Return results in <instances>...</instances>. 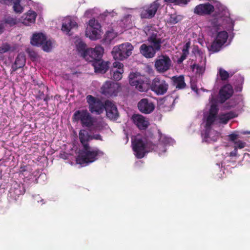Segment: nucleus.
I'll list each match as a JSON object with an SVG mask.
<instances>
[{
    "label": "nucleus",
    "instance_id": "864d4df0",
    "mask_svg": "<svg viewBox=\"0 0 250 250\" xmlns=\"http://www.w3.org/2000/svg\"><path fill=\"white\" fill-rule=\"evenodd\" d=\"M4 28V27L3 21H0V34L3 32Z\"/></svg>",
    "mask_w": 250,
    "mask_h": 250
},
{
    "label": "nucleus",
    "instance_id": "f3484780",
    "mask_svg": "<svg viewBox=\"0 0 250 250\" xmlns=\"http://www.w3.org/2000/svg\"><path fill=\"white\" fill-rule=\"evenodd\" d=\"M138 107L140 111L145 114L151 113L155 108L154 104L147 99H142L138 104Z\"/></svg>",
    "mask_w": 250,
    "mask_h": 250
},
{
    "label": "nucleus",
    "instance_id": "bf43d9fd",
    "mask_svg": "<svg viewBox=\"0 0 250 250\" xmlns=\"http://www.w3.org/2000/svg\"><path fill=\"white\" fill-rule=\"evenodd\" d=\"M244 134H250V131H246L244 132Z\"/></svg>",
    "mask_w": 250,
    "mask_h": 250
},
{
    "label": "nucleus",
    "instance_id": "6e6552de",
    "mask_svg": "<svg viewBox=\"0 0 250 250\" xmlns=\"http://www.w3.org/2000/svg\"><path fill=\"white\" fill-rule=\"evenodd\" d=\"M101 26L97 21L91 19L89 21L88 26L87 27L85 34L92 40H96L100 38Z\"/></svg>",
    "mask_w": 250,
    "mask_h": 250
},
{
    "label": "nucleus",
    "instance_id": "2eb2a0df",
    "mask_svg": "<svg viewBox=\"0 0 250 250\" xmlns=\"http://www.w3.org/2000/svg\"><path fill=\"white\" fill-rule=\"evenodd\" d=\"M214 11V7L209 2L200 4L194 8V13L199 16L209 15Z\"/></svg>",
    "mask_w": 250,
    "mask_h": 250
},
{
    "label": "nucleus",
    "instance_id": "a878e982",
    "mask_svg": "<svg viewBox=\"0 0 250 250\" xmlns=\"http://www.w3.org/2000/svg\"><path fill=\"white\" fill-rule=\"evenodd\" d=\"M25 64V57L23 54H19L16 58L14 64L12 65V72H15L18 69L23 67Z\"/></svg>",
    "mask_w": 250,
    "mask_h": 250
},
{
    "label": "nucleus",
    "instance_id": "a18cd8bd",
    "mask_svg": "<svg viewBox=\"0 0 250 250\" xmlns=\"http://www.w3.org/2000/svg\"><path fill=\"white\" fill-rule=\"evenodd\" d=\"M234 144L236 145L235 147H238L240 149L244 148L246 146V143L240 140L236 141L235 142Z\"/></svg>",
    "mask_w": 250,
    "mask_h": 250
},
{
    "label": "nucleus",
    "instance_id": "4c0bfd02",
    "mask_svg": "<svg viewBox=\"0 0 250 250\" xmlns=\"http://www.w3.org/2000/svg\"><path fill=\"white\" fill-rule=\"evenodd\" d=\"M124 72L123 70H116L113 71L112 78L115 81H119L122 78V74Z\"/></svg>",
    "mask_w": 250,
    "mask_h": 250
},
{
    "label": "nucleus",
    "instance_id": "aec40b11",
    "mask_svg": "<svg viewBox=\"0 0 250 250\" xmlns=\"http://www.w3.org/2000/svg\"><path fill=\"white\" fill-rule=\"evenodd\" d=\"M77 26L78 24L74 20L70 17H67L63 20L62 30L66 34L71 35V34H70L71 30L74 28H77Z\"/></svg>",
    "mask_w": 250,
    "mask_h": 250
},
{
    "label": "nucleus",
    "instance_id": "7c9ffc66",
    "mask_svg": "<svg viewBox=\"0 0 250 250\" xmlns=\"http://www.w3.org/2000/svg\"><path fill=\"white\" fill-rule=\"evenodd\" d=\"M76 43L77 51L84 57L87 53L86 44L81 39L77 40Z\"/></svg>",
    "mask_w": 250,
    "mask_h": 250
},
{
    "label": "nucleus",
    "instance_id": "de8ad7c7",
    "mask_svg": "<svg viewBox=\"0 0 250 250\" xmlns=\"http://www.w3.org/2000/svg\"><path fill=\"white\" fill-rule=\"evenodd\" d=\"M178 21L177 20V17L175 16H170L169 22L171 24H176Z\"/></svg>",
    "mask_w": 250,
    "mask_h": 250
},
{
    "label": "nucleus",
    "instance_id": "cd10ccee",
    "mask_svg": "<svg viewBox=\"0 0 250 250\" xmlns=\"http://www.w3.org/2000/svg\"><path fill=\"white\" fill-rule=\"evenodd\" d=\"M216 117L208 115L207 118L205 130L204 132H202V134L203 135L205 138H207L209 137V132L211 125L213 124L216 120Z\"/></svg>",
    "mask_w": 250,
    "mask_h": 250
},
{
    "label": "nucleus",
    "instance_id": "ddd939ff",
    "mask_svg": "<svg viewBox=\"0 0 250 250\" xmlns=\"http://www.w3.org/2000/svg\"><path fill=\"white\" fill-rule=\"evenodd\" d=\"M120 89L118 83L106 82L102 87V93L107 97L116 96Z\"/></svg>",
    "mask_w": 250,
    "mask_h": 250
},
{
    "label": "nucleus",
    "instance_id": "dca6fc26",
    "mask_svg": "<svg viewBox=\"0 0 250 250\" xmlns=\"http://www.w3.org/2000/svg\"><path fill=\"white\" fill-rule=\"evenodd\" d=\"M158 51L152 45L146 43L142 44L139 47L140 53L146 59L154 57Z\"/></svg>",
    "mask_w": 250,
    "mask_h": 250
},
{
    "label": "nucleus",
    "instance_id": "6e6d98bb",
    "mask_svg": "<svg viewBox=\"0 0 250 250\" xmlns=\"http://www.w3.org/2000/svg\"><path fill=\"white\" fill-rule=\"evenodd\" d=\"M26 166H21L20 167V172L23 173L24 171L26 170Z\"/></svg>",
    "mask_w": 250,
    "mask_h": 250
},
{
    "label": "nucleus",
    "instance_id": "13d9d810",
    "mask_svg": "<svg viewBox=\"0 0 250 250\" xmlns=\"http://www.w3.org/2000/svg\"><path fill=\"white\" fill-rule=\"evenodd\" d=\"M197 54H198L199 55L201 54V51L200 50L198 49L197 50Z\"/></svg>",
    "mask_w": 250,
    "mask_h": 250
},
{
    "label": "nucleus",
    "instance_id": "393cba45",
    "mask_svg": "<svg viewBox=\"0 0 250 250\" xmlns=\"http://www.w3.org/2000/svg\"><path fill=\"white\" fill-rule=\"evenodd\" d=\"M46 36L42 33H37L33 35L31 39V43L32 45L40 46L45 42Z\"/></svg>",
    "mask_w": 250,
    "mask_h": 250
},
{
    "label": "nucleus",
    "instance_id": "b1692460",
    "mask_svg": "<svg viewBox=\"0 0 250 250\" xmlns=\"http://www.w3.org/2000/svg\"><path fill=\"white\" fill-rule=\"evenodd\" d=\"M79 140L83 147L89 146L88 142L91 140L90 135L86 129H81L79 133Z\"/></svg>",
    "mask_w": 250,
    "mask_h": 250
},
{
    "label": "nucleus",
    "instance_id": "1a4fd4ad",
    "mask_svg": "<svg viewBox=\"0 0 250 250\" xmlns=\"http://www.w3.org/2000/svg\"><path fill=\"white\" fill-rule=\"evenodd\" d=\"M150 89L157 95H162L167 92L168 84L164 79L156 77L152 81Z\"/></svg>",
    "mask_w": 250,
    "mask_h": 250
},
{
    "label": "nucleus",
    "instance_id": "9d476101",
    "mask_svg": "<svg viewBox=\"0 0 250 250\" xmlns=\"http://www.w3.org/2000/svg\"><path fill=\"white\" fill-rule=\"evenodd\" d=\"M171 65L169 57L165 55H161L155 61L154 66L157 72L163 73L168 71Z\"/></svg>",
    "mask_w": 250,
    "mask_h": 250
},
{
    "label": "nucleus",
    "instance_id": "72a5a7b5",
    "mask_svg": "<svg viewBox=\"0 0 250 250\" xmlns=\"http://www.w3.org/2000/svg\"><path fill=\"white\" fill-rule=\"evenodd\" d=\"M191 68L193 71L196 70L195 72L197 74L202 75L205 70V67L197 64H194L191 65Z\"/></svg>",
    "mask_w": 250,
    "mask_h": 250
},
{
    "label": "nucleus",
    "instance_id": "9b49d317",
    "mask_svg": "<svg viewBox=\"0 0 250 250\" xmlns=\"http://www.w3.org/2000/svg\"><path fill=\"white\" fill-rule=\"evenodd\" d=\"M104 51V49L100 45L96 46L94 48H88L87 53L83 58L92 64L102 58Z\"/></svg>",
    "mask_w": 250,
    "mask_h": 250
},
{
    "label": "nucleus",
    "instance_id": "bb28decb",
    "mask_svg": "<svg viewBox=\"0 0 250 250\" xmlns=\"http://www.w3.org/2000/svg\"><path fill=\"white\" fill-rule=\"evenodd\" d=\"M39 87L40 89H39L38 94L36 96V98L38 100L43 99L47 105L49 98L46 93L48 92V88L47 86L42 83L39 85Z\"/></svg>",
    "mask_w": 250,
    "mask_h": 250
},
{
    "label": "nucleus",
    "instance_id": "09e8293b",
    "mask_svg": "<svg viewBox=\"0 0 250 250\" xmlns=\"http://www.w3.org/2000/svg\"><path fill=\"white\" fill-rule=\"evenodd\" d=\"M93 139L102 141V137L100 134L91 135V140Z\"/></svg>",
    "mask_w": 250,
    "mask_h": 250
},
{
    "label": "nucleus",
    "instance_id": "4be33fe9",
    "mask_svg": "<svg viewBox=\"0 0 250 250\" xmlns=\"http://www.w3.org/2000/svg\"><path fill=\"white\" fill-rule=\"evenodd\" d=\"M172 85L178 89H183L187 84L185 82L184 75L174 76L171 78Z\"/></svg>",
    "mask_w": 250,
    "mask_h": 250
},
{
    "label": "nucleus",
    "instance_id": "37998d69",
    "mask_svg": "<svg viewBox=\"0 0 250 250\" xmlns=\"http://www.w3.org/2000/svg\"><path fill=\"white\" fill-rule=\"evenodd\" d=\"M188 54L189 52L182 50V53L181 56L177 60V63L178 64L181 63L185 59H186Z\"/></svg>",
    "mask_w": 250,
    "mask_h": 250
},
{
    "label": "nucleus",
    "instance_id": "c9c22d12",
    "mask_svg": "<svg viewBox=\"0 0 250 250\" xmlns=\"http://www.w3.org/2000/svg\"><path fill=\"white\" fill-rule=\"evenodd\" d=\"M21 0H16L14 2L13 8L16 13H21L23 11V7L20 4Z\"/></svg>",
    "mask_w": 250,
    "mask_h": 250
},
{
    "label": "nucleus",
    "instance_id": "5701e85b",
    "mask_svg": "<svg viewBox=\"0 0 250 250\" xmlns=\"http://www.w3.org/2000/svg\"><path fill=\"white\" fill-rule=\"evenodd\" d=\"M36 16L37 14L35 11H30L21 17V21L25 25H30L35 22Z\"/></svg>",
    "mask_w": 250,
    "mask_h": 250
},
{
    "label": "nucleus",
    "instance_id": "f8f14e48",
    "mask_svg": "<svg viewBox=\"0 0 250 250\" xmlns=\"http://www.w3.org/2000/svg\"><path fill=\"white\" fill-rule=\"evenodd\" d=\"M25 192L23 184L14 181L11 183V188L9 190L8 196L15 201L17 200L20 195H23Z\"/></svg>",
    "mask_w": 250,
    "mask_h": 250
},
{
    "label": "nucleus",
    "instance_id": "f704fd0d",
    "mask_svg": "<svg viewBox=\"0 0 250 250\" xmlns=\"http://www.w3.org/2000/svg\"><path fill=\"white\" fill-rule=\"evenodd\" d=\"M218 74L222 81H226L229 77V73L222 68L219 69Z\"/></svg>",
    "mask_w": 250,
    "mask_h": 250
},
{
    "label": "nucleus",
    "instance_id": "a19ab883",
    "mask_svg": "<svg viewBox=\"0 0 250 250\" xmlns=\"http://www.w3.org/2000/svg\"><path fill=\"white\" fill-rule=\"evenodd\" d=\"M4 23L9 24L10 26H12L17 24V21L16 19L8 17L5 19Z\"/></svg>",
    "mask_w": 250,
    "mask_h": 250
},
{
    "label": "nucleus",
    "instance_id": "2f4dec72",
    "mask_svg": "<svg viewBox=\"0 0 250 250\" xmlns=\"http://www.w3.org/2000/svg\"><path fill=\"white\" fill-rule=\"evenodd\" d=\"M228 38V34L227 31H223L218 32L215 38L222 44H224L226 42Z\"/></svg>",
    "mask_w": 250,
    "mask_h": 250
},
{
    "label": "nucleus",
    "instance_id": "4468645a",
    "mask_svg": "<svg viewBox=\"0 0 250 250\" xmlns=\"http://www.w3.org/2000/svg\"><path fill=\"white\" fill-rule=\"evenodd\" d=\"M104 106V110L106 111L107 117L111 120H117L119 116V113L115 104L107 100L105 101Z\"/></svg>",
    "mask_w": 250,
    "mask_h": 250
},
{
    "label": "nucleus",
    "instance_id": "39448f33",
    "mask_svg": "<svg viewBox=\"0 0 250 250\" xmlns=\"http://www.w3.org/2000/svg\"><path fill=\"white\" fill-rule=\"evenodd\" d=\"M133 48L131 43L125 42L114 46L111 53L115 60L123 61L132 54Z\"/></svg>",
    "mask_w": 250,
    "mask_h": 250
},
{
    "label": "nucleus",
    "instance_id": "423d86ee",
    "mask_svg": "<svg viewBox=\"0 0 250 250\" xmlns=\"http://www.w3.org/2000/svg\"><path fill=\"white\" fill-rule=\"evenodd\" d=\"M129 83L140 92H144L147 90L146 78L145 76L138 73H131L129 75Z\"/></svg>",
    "mask_w": 250,
    "mask_h": 250
},
{
    "label": "nucleus",
    "instance_id": "ea45409f",
    "mask_svg": "<svg viewBox=\"0 0 250 250\" xmlns=\"http://www.w3.org/2000/svg\"><path fill=\"white\" fill-rule=\"evenodd\" d=\"M41 46L44 51L49 52L51 49L52 43L50 41H46V39L45 42Z\"/></svg>",
    "mask_w": 250,
    "mask_h": 250
},
{
    "label": "nucleus",
    "instance_id": "58836bf2",
    "mask_svg": "<svg viewBox=\"0 0 250 250\" xmlns=\"http://www.w3.org/2000/svg\"><path fill=\"white\" fill-rule=\"evenodd\" d=\"M114 37L113 36V33L111 32L108 31L107 32L103 39V41L106 43H111V41L113 39Z\"/></svg>",
    "mask_w": 250,
    "mask_h": 250
},
{
    "label": "nucleus",
    "instance_id": "603ef678",
    "mask_svg": "<svg viewBox=\"0 0 250 250\" xmlns=\"http://www.w3.org/2000/svg\"><path fill=\"white\" fill-rule=\"evenodd\" d=\"M237 148L235 147L234 150L229 153V156H230V157L236 156L237 155Z\"/></svg>",
    "mask_w": 250,
    "mask_h": 250
},
{
    "label": "nucleus",
    "instance_id": "3c124183",
    "mask_svg": "<svg viewBox=\"0 0 250 250\" xmlns=\"http://www.w3.org/2000/svg\"><path fill=\"white\" fill-rule=\"evenodd\" d=\"M189 47H190V42H188L184 46L182 50H184V51H187V52H189L188 51V49H189Z\"/></svg>",
    "mask_w": 250,
    "mask_h": 250
},
{
    "label": "nucleus",
    "instance_id": "473e14b6",
    "mask_svg": "<svg viewBox=\"0 0 250 250\" xmlns=\"http://www.w3.org/2000/svg\"><path fill=\"white\" fill-rule=\"evenodd\" d=\"M223 45V44H222V43H221L217 40L215 39L211 43V44L209 48H208V49L210 51H211L213 53L217 52L220 50Z\"/></svg>",
    "mask_w": 250,
    "mask_h": 250
},
{
    "label": "nucleus",
    "instance_id": "412c9836",
    "mask_svg": "<svg viewBox=\"0 0 250 250\" xmlns=\"http://www.w3.org/2000/svg\"><path fill=\"white\" fill-rule=\"evenodd\" d=\"M233 93V88L230 84L225 85L219 91L220 97L223 102L229 99Z\"/></svg>",
    "mask_w": 250,
    "mask_h": 250
},
{
    "label": "nucleus",
    "instance_id": "c756f323",
    "mask_svg": "<svg viewBox=\"0 0 250 250\" xmlns=\"http://www.w3.org/2000/svg\"><path fill=\"white\" fill-rule=\"evenodd\" d=\"M219 136V132L215 130H212L211 129H210V131L209 132V137L208 138H205L203 135L202 134L203 140L208 143H210L211 142H216L218 139Z\"/></svg>",
    "mask_w": 250,
    "mask_h": 250
},
{
    "label": "nucleus",
    "instance_id": "20e7f679",
    "mask_svg": "<svg viewBox=\"0 0 250 250\" xmlns=\"http://www.w3.org/2000/svg\"><path fill=\"white\" fill-rule=\"evenodd\" d=\"M147 36V41L149 45H152L156 50L159 51L161 49L162 44L164 41L161 37L159 31L152 26H146L144 29Z\"/></svg>",
    "mask_w": 250,
    "mask_h": 250
},
{
    "label": "nucleus",
    "instance_id": "c03bdc74",
    "mask_svg": "<svg viewBox=\"0 0 250 250\" xmlns=\"http://www.w3.org/2000/svg\"><path fill=\"white\" fill-rule=\"evenodd\" d=\"M238 135L235 133H232L230 134H229L228 137V139L229 140L231 141V142H233L234 143H235V142H236V140L238 138Z\"/></svg>",
    "mask_w": 250,
    "mask_h": 250
},
{
    "label": "nucleus",
    "instance_id": "0eeeda50",
    "mask_svg": "<svg viewBox=\"0 0 250 250\" xmlns=\"http://www.w3.org/2000/svg\"><path fill=\"white\" fill-rule=\"evenodd\" d=\"M86 99L88 104L89 110L91 113L100 115L103 113L105 102L104 103L99 99L91 95H87Z\"/></svg>",
    "mask_w": 250,
    "mask_h": 250
},
{
    "label": "nucleus",
    "instance_id": "f257e3e1",
    "mask_svg": "<svg viewBox=\"0 0 250 250\" xmlns=\"http://www.w3.org/2000/svg\"><path fill=\"white\" fill-rule=\"evenodd\" d=\"M73 118L76 121L80 122L82 126L87 127L90 132L99 129L98 126L94 123L95 119L86 109L76 111Z\"/></svg>",
    "mask_w": 250,
    "mask_h": 250
},
{
    "label": "nucleus",
    "instance_id": "8fccbe9b",
    "mask_svg": "<svg viewBox=\"0 0 250 250\" xmlns=\"http://www.w3.org/2000/svg\"><path fill=\"white\" fill-rule=\"evenodd\" d=\"M14 0H0V2L6 5H9L12 3Z\"/></svg>",
    "mask_w": 250,
    "mask_h": 250
},
{
    "label": "nucleus",
    "instance_id": "f03ea898",
    "mask_svg": "<svg viewBox=\"0 0 250 250\" xmlns=\"http://www.w3.org/2000/svg\"><path fill=\"white\" fill-rule=\"evenodd\" d=\"M103 154L104 153L98 148L93 149L89 146L83 147L78 156L77 162L81 165L91 163L97 160L98 156Z\"/></svg>",
    "mask_w": 250,
    "mask_h": 250
},
{
    "label": "nucleus",
    "instance_id": "5fc2aeb1",
    "mask_svg": "<svg viewBox=\"0 0 250 250\" xmlns=\"http://www.w3.org/2000/svg\"><path fill=\"white\" fill-rule=\"evenodd\" d=\"M187 3V0H177V4H180L182 3L185 4Z\"/></svg>",
    "mask_w": 250,
    "mask_h": 250
},
{
    "label": "nucleus",
    "instance_id": "6ab92c4d",
    "mask_svg": "<svg viewBox=\"0 0 250 250\" xmlns=\"http://www.w3.org/2000/svg\"><path fill=\"white\" fill-rule=\"evenodd\" d=\"M110 62H105L102 58L98 60L97 61L93 62L92 65L94 68L95 72L96 73H105L109 68Z\"/></svg>",
    "mask_w": 250,
    "mask_h": 250
},
{
    "label": "nucleus",
    "instance_id": "79ce46f5",
    "mask_svg": "<svg viewBox=\"0 0 250 250\" xmlns=\"http://www.w3.org/2000/svg\"><path fill=\"white\" fill-rule=\"evenodd\" d=\"M218 111L217 106L216 104H212L209 109L208 115L217 117Z\"/></svg>",
    "mask_w": 250,
    "mask_h": 250
},
{
    "label": "nucleus",
    "instance_id": "49530a36",
    "mask_svg": "<svg viewBox=\"0 0 250 250\" xmlns=\"http://www.w3.org/2000/svg\"><path fill=\"white\" fill-rule=\"evenodd\" d=\"M113 67L115 68H117L119 69L118 70H123V68L124 65L121 62H115L113 63Z\"/></svg>",
    "mask_w": 250,
    "mask_h": 250
},
{
    "label": "nucleus",
    "instance_id": "c85d7f7f",
    "mask_svg": "<svg viewBox=\"0 0 250 250\" xmlns=\"http://www.w3.org/2000/svg\"><path fill=\"white\" fill-rule=\"evenodd\" d=\"M237 116V115L233 111H229L226 113L221 114L219 116V123L226 125L230 119Z\"/></svg>",
    "mask_w": 250,
    "mask_h": 250
},
{
    "label": "nucleus",
    "instance_id": "a211bd4d",
    "mask_svg": "<svg viewBox=\"0 0 250 250\" xmlns=\"http://www.w3.org/2000/svg\"><path fill=\"white\" fill-rule=\"evenodd\" d=\"M131 119L133 123L140 130H146L149 125L148 121L142 115L134 114Z\"/></svg>",
    "mask_w": 250,
    "mask_h": 250
},
{
    "label": "nucleus",
    "instance_id": "4d7b16f0",
    "mask_svg": "<svg viewBox=\"0 0 250 250\" xmlns=\"http://www.w3.org/2000/svg\"><path fill=\"white\" fill-rule=\"evenodd\" d=\"M164 1L169 3H175L177 4V0H164Z\"/></svg>",
    "mask_w": 250,
    "mask_h": 250
},
{
    "label": "nucleus",
    "instance_id": "7ed1b4c3",
    "mask_svg": "<svg viewBox=\"0 0 250 250\" xmlns=\"http://www.w3.org/2000/svg\"><path fill=\"white\" fill-rule=\"evenodd\" d=\"M155 146L141 138H136L132 142V149L138 159L143 158L146 153L154 149Z\"/></svg>",
    "mask_w": 250,
    "mask_h": 250
},
{
    "label": "nucleus",
    "instance_id": "e433bc0d",
    "mask_svg": "<svg viewBox=\"0 0 250 250\" xmlns=\"http://www.w3.org/2000/svg\"><path fill=\"white\" fill-rule=\"evenodd\" d=\"M11 50V46L8 43H2L0 46V54H3Z\"/></svg>",
    "mask_w": 250,
    "mask_h": 250
}]
</instances>
